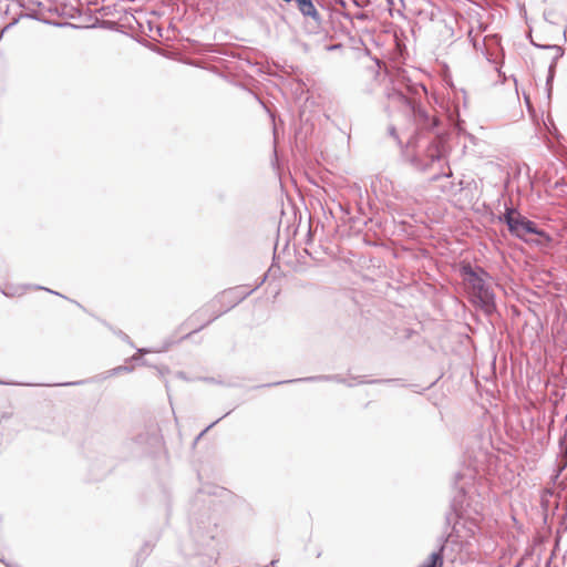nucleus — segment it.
<instances>
[{"mask_svg": "<svg viewBox=\"0 0 567 567\" xmlns=\"http://www.w3.org/2000/svg\"><path fill=\"white\" fill-rule=\"evenodd\" d=\"M37 289H44V290H47V291H49V292H51V293H54V295L61 296L60 293H58V292H55V291H52V290H50V289H47V288H44V287H41V286H38V287H37Z\"/></svg>", "mask_w": 567, "mask_h": 567, "instance_id": "obj_20", "label": "nucleus"}, {"mask_svg": "<svg viewBox=\"0 0 567 567\" xmlns=\"http://www.w3.org/2000/svg\"><path fill=\"white\" fill-rule=\"evenodd\" d=\"M394 380H370L367 383H381V382H393ZM359 383H365V381L361 380Z\"/></svg>", "mask_w": 567, "mask_h": 567, "instance_id": "obj_14", "label": "nucleus"}, {"mask_svg": "<svg viewBox=\"0 0 567 567\" xmlns=\"http://www.w3.org/2000/svg\"><path fill=\"white\" fill-rule=\"evenodd\" d=\"M450 175H451V173L434 174V175L431 177V181H432V182H434V181H437L441 176L449 177Z\"/></svg>", "mask_w": 567, "mask_h": 567, "instance_id": "obj_15", "label": "nucleus"}, {"mask_svg": "<svg viewBox=\"0 0 567 567\" xmlns=\"http://www.w3.org/2000/svg\"><path fill=\"white\" fill-rule=\"evenodd\" d=\"M132 371L131 367L127 365H120L111 371V374H118L121 372H130Z\"/></svg>", "mask_w": 567, "mask_h": 567, "instance_id": "obj_12", "label": "nucleus"}, {"mask_svg": "<svg viewBox=\"0 0 567 567\" xmlns=\"http://www.w3.org/2000/svg\"><path fill=\"white\" fill-rule=\"evenodd\" d=\"M81 382H66V383H61L60 385H74V384H80Z\"/></svg>", "mask_w": 567, "mask_h": 567, "instance_id": "obj_22", "label": "nucleus"}, {"mask_svg": "<svg viewBox=\"0 0 567 567\" xmlns=\"http://www.w3.org/2000/svg\"><path fill=\"white\" fill-rule=\"evenodd\" d=\"M208 323H207V320L200 324L198 328H195L193 331H189V333H187V337H190V334H193V332H196V331H199L200 329H203L204 327H206Z\"/></svg>", "mask_w": 567, "mask_h": 567, "instance_id": "obj_17", "label": "nucleus"}, {"mask_svg": "<svg viewBox=\"0 0 567 567\" xmlns=\"http://www.w3.org/2000/svg\"><path fill=\"white\" fill-rule=\"evenodd\" d=\"M297 3L299 11L305 17H310L317 23L321 22V16L313 4V0H293Z\"/></svg>", "mask_w": 567, "mask_h": 567, "instance_id": "obj_9", "label": "nucleus"}, {"mask_svg": "<svg viewBox=\"0 0 567 567\" xmlns=\"http://www.w3.org/2000/svg\"><path fill=\"white\" fill-rule=\"evenodd\" d=\"M267 276L265 275L260 282L254 287L252 289H247L246 286H238L235 288H229L224 290L220 295L216 296L205 307L197 310L189 319L188 323H192L196 319L204 318L208 316L207 323H210L215 319H217L220 315L229 311L236 305L246 299L249 295H251L260 285H262L266 280Z\"/></svg>", "mask_w": 567, "mask_h": 567, "instance_id": "obj_4", "label": "nucleus"}, {"mask_svg": "<svg viewBox=\"0 0 567 567\" xmlns=\"http://www.w3.org/2000/svg\"><path fill=\"white\" fill-rule=\"evenodd\" d=\"M217 536V526L214 527V532L208 535L210 540H214Z\"/></svg>", "mask_w": 567, "mask_h": 567, "instance_id": "obj_19", "label": "nucleus"}, {"mask_svg": "<svg viewBox=\"0 0 567 567\" xmlns=\"http://www.w3.org/2000/svg\"><path fill=\"white\" fill-rule=\"evenodd\" d=\"M444 157L443 140L436 135L426 146L423 154L411 157V164L421 172L429 171L436 162L441 163Z\"/></svg>", "mask_w": 567, "mask_h": 567, "instance_id": "obj_6", "label": "nucleus"}, {"mask_svg": "<svg viewBox=\"0 0 567 567\" xmlns=\"http://www.w3.org/2000/svg\"><path fill=\"white\" fill-rule=\"evenodd\" d=\"M463 480H465L463 474H455L453 483L455 493L451 499L450 509L445 514V525L451 527V532L441 536L437 550L432 553L427 561L420 567H442L443 553L449 539H463L475 535L483 506L468 495L467 482L462 483Z\"/></svg>", "mask_w": 567, "mask_h": 567, "instance_id": "obj_1", "label": "nucleus"}, {"mask_svg": "<svg viewBox=\"0 0 567 567\" xmlns=\"http://www.w3.org/2000/svg\"><path fill=\"white\" fill-rule=\"evenodd\" d=\"M229 414V412H227L225 415H223L221 417H219L218 420H216L215 422L210 423L206 429H204L198 435L197 437L195 439V443H197L199 440H202V437H204V435L215 425L217 424L223 417L227 416Z\"/></svg>", "mask_w": 567, "mask_h": 567, "instance_id": "obj_11", "label": "nucleus"}, {"mask_svg": "<svg viewBox=\"0 0 567 567\" xmlns=\"http://www.w3.org/2000/svg\"><path fill=\"white\" fill-rule=\"evenodd\" d=\"M277 561H278V559H272L269 565H266L264 567H269V566L275 567Z\"/></svg>", "mask_w": 567, "mask_h": 567, "instance_id": "obj_21", "label": "nucleus"}, {"mask_svg": "<svg viewBox=\"0 0 567 567\" xmlns=\"http://www.w3.org/2000/svg\"><path fill=\"white\" fill-rule=\"evenodd\" d=\"M532 44L534 47H537V48H540V49L555 50L556 51V55H555V58L553 59L551 63L548 66V75H547V79H546L547 95H548V97H550L551 90H553V81H554V78H555L556 64H557L558 59H560L564 55V49L561 47H559V45H556V44L540 45V44L535 43L533 40H532Z\"/></svg>", "mask_w": 567, "mask_h": 567, "instance_id": "obj_7", "label": "nucleus"}, {"mask_svg": "<svg viewBox=\"0 0 567 567\" xmlns=\"http://www.w3.org/2000/svg\"><path fill=\"white\" fill-rule=\"evenodd\" d=\"M460 274L471 290L473 301L488 315L495 311V295L486 282L487 271L482 267L474 268L470 262H462Z\"/></svg>", "mask_w": 567, "mask_h": 567, "instance_id": "obj_3", "label": "nucleus"}, {"mask_svg": "<svg viewBox=\"0 0 567 567\" xmlns=\"http://www.w3.org/2000/svg\"><path fill=\"white\" fill-rule=\"evenodd\" d=\"M2 293L6 295V296H13V293H11L9 291H6V290H2Z\"/></svg>", "mask_w": 567, "mask_h": 567, "instance_id": "obj_23", "label": "nucleus"}, {"mask_svg": "<svg viewBox=\"0 0 567 567\" xmlns=\"http://www.w3.org/2000/svg\"><path fill=\"white\" fill-rule=\"evenodd\" d=\"M318 381H334V382H338V383H344L346 382L344 379L341 378L338 374H333V375H315V377L299 378V379H295V380L278 381V382H274V383L258 385L257 388L274 386V385H280V384H284V383H293V382H318Z\"/></svg>", "mask_w": 567, "mask_h": 567, "instance_id": "obj_8", "label": "nucleus"}, {"mask_svg": "<svg viewBox=\"0 0 567 567\" xmlns=\"http://www.w3.org/2000/svg\"><path fill=\"white\" fill-rule=\"evenodd\" d=\"M563 461H564V464L560 470H563L567 466V447L565 449V451L563 453Z\"/></svg>", "mask_w": 567, "mask_h": 567, "instance_id": "obj_18", "label": "nucleus"}, {"mask_svg": "<svg viewBox=\"0 0 567 567\" xmlns=\"http://www.w3.org/2000/svg\"><path fill=\"white\" fill-rule=\"evenodd\" d=\"M499 220L507 225L513 236L522 240L527 241V235L533 234L538 236L536 240L538 246H548L551 243V236L549 234L539 229L533 220L526 218L513 207L506 208L505 214L499 217Z\"/></svg>", "mask_w": 567, "mask_h": 567, "instance_id": "obj_5", "label": "nucleus"}, {"mask_svg": "<svg viewBox=\"0 0 567 567\" xmlns=\"http://www.w3.org/2000/svg\"><path fill=\"white\" fill-rule=\"evenodd\" d=\"M229 414V412H227L225 415H223L221 417H219L218 420H216L215 422L210 423L206 429H204L198 435L197 437L195 439V443H197L199 440H202V437H204V435L215 425L217 424L223 417L227 416Z\"/></svg>", "mask_w": 567, "mask_h": 567, "instance_id": "obj_10", "label": "nucleus"}, {"mask_svg": "<svg viewBox=\"0 0 567 567\" xmlns=\"http://www.w3.org/2000/svg\"><path fill=\"white\" fill-rule=\"evenodd\" d=\"M138 352H140V353H146V352H148V350H146V349H140V350H138Z\"/></svg>", "mask_w": 567, "mask_h": 567, "instance_id": "obj_24", "label": "nucleus"}, {"mask_svg": "<svg viewBox=\"0 0 567 567\" xmlns=\"http://www.w3.org/2000/svg\"><path fill=\"white\" fill-rule=\"evenodd\" d=\"M389 134H390V135H391L395 141H398V143H399V144L401 143V142H400V140H399V135H398L396 130H395V127H394V126H390V127H389Z\"/></svg>", "mask_w": 567, "mask_h": 567, "instance_id": "obj_13", "label": "nucleus"}, {"mask_svg": "<svg viewBox=\"0 0 567 567\" xmlns=\"http://www.w3.org/2000/svg\"><path fill=\"white\" fill-rule=\"evenodd\" d=\"M386 96L406 105L413 116L416 130L415 135L408 141V146L417 144L419 135L424 131H432L439 124L436 117L431 116L416 99L427 95V90L422 83L412 82L404 74H398L394 85L386 89Z\"/></svg>", "mask_w": 567, "mask_h": 567, "instance_id": "obj_2", "label": "nucleus"}, {"mask_svg": "<svg viewBox=\"0 0 567 567\" xmlns=\"http://www.w3.org/2000/svg\"><path fill=\"white\" fill-rule=\"evenodd\" d=\"M208 323H207V320L200 324L198 328H195L193 331H189V333H187V337H190V334H193V332H196V331H199L200 329H203L204 327H206Z\"/></svg>", "mask_w": 567, "mask_h": 567, "instance_id": "obj_16", "label": "nucleus"}]
</instances>
